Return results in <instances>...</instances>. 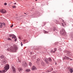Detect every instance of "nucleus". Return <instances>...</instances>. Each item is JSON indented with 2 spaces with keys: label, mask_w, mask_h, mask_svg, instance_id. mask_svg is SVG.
Instances as JSON below:
<instances>
[{
  "label": "nucleus",
  "mask_w": 73,
  "mask_h": 73,
  "mask_svg": "<svg viewBox=\"0 0 73 73\" xmlns=\"http://www.w3.org/2000/svg\"><path fill=\"white\" fill-rule=\"evenodd\" d=\"M36 1H37V0H35Z\"/></svg>",
  "instance_id": "obj_41"
},
{
  "label": "nucleus",
  "mask_w": 73,
  "mask_h": 73,
  "mask_svg": "<svg viewBox=\"0 0 73 73\" xmlns=\"http://www.w3.org/2000/svg\"><path fill=\"white\" fill-rule=\"evenodd\" d=\"M17 49V45L14 44L13 45V47L11 46L10 48V50L12 52H16V50Z\"/></svg>",
  "instance_id": "obj_1"
},
{
  "label": "nucleus",
  "mask_w": 73,
  "mask_h": 73,
  "mask_svg": "<svg viewBox=\"0 0 73 73\" xmlns=\"http://www.w3.org/2000/svg\"><path fill=\"white\" fill-rule=\"evenodd\" d=\"M26 72H29L31 71V70L30 69H27L25 70Z\"/></svg>",
  "instance_id": "obj_13"
},
{
  "label": "nucleus",
  "mask_w": 73,
  "mask_h": 73,
  "mask_svg": "<svg viewBox=\"0 0 73 73\" xmlns=\"http://www.w3.org/2000/svg\"><path fill=\"white\" fill-rule=\"evenodd\" d=\"M62 22H64V20H62Z\"/></svg>",
  "instance_id": "obj_40"
},
{
  "label": "nucleus",
  "mask_w": 73,
  "mask_h": 73,
  "mask_svg": "<svg viewBox=\"0 0 73 73\" xmlns=\"http://www.w3.org/2000/svg\"><path fill=\"white\" fill-rule=\"evenodd\" d=\"M60 33L62 35H65L66 34L65 31L63 29H62L60 31Z\"/></svg>",
  "instance_id": "obj_3"
},
{
  "label": "nucleus",
  "mask_w": 73,
  "mask_h": 73,
  "mask_svg": "<svg viewBox=\"0 0 73 73\" xmlns=\"http://www.w3.org/2000/svg\"><path fill=\"white\" fill-rule=\"evenodd\" d=\"M44 60L46 63H48V59L46 58H45L44 59Z\"/></svg>",
  "instance_id": "obj_12"
},
{
  "label": "nucleus",
  "mask_w": 73,
  "mask_h": 73,
  "mask_svg": "<svg viewBox=\"0 0 73 73\" xmlns=\"http://www.w3.org/2000/svg\"><path fill=\"white\" fill-rule=\"evenodd\" d=\"M54 51H53V50H52L51 51L52 52H53V53H54V52H56V50H57V49L56 48H54Z\"/></svg>",
  "instance_id": "obj_15"
},
{
  "label": "nucleus",
  "mask_w": 73,
  "mask_h": 73,
  "mask_svg": "<svg viewBox=\"0 0 73 73\" xmlns=\"http://www.w3.org/2000/svg\"><path fill=\"white\" fill-rule=\"evenodd\" d=\"M48 60L50 62H51V61H52V59H51V58H48Z\"/></svg>",
  "instance_id": "obj_17"
},
{
  "label": "nucleus",
  "mask_w": 73,
  "mask_h": 73,
  "mask_svg": "<svg viewBox=\"0 0 73 73\" xmlns=\"http://www.w3.org/2000/svg\"><path fill=\"white\" fill-rule=\"evenodd\" d=\"M54 31H55V30H54Z\"/></svg>",
  "instance_id": "obj_45"
},
{
  "label": "nucleus",
  "mask_w": 73,
  "mask_h": 73,
  "mask_svg": "<svg viewBox=\"0 0 73 73\" xmlns=\"http://www.w3.org/2000/svg\"><path fill=\"white\" fill-rule=\"evenodd\" d=\"M29 65L30 66H32V64H29Z\"/></svg>",
  "instance_id": "obj_32"
},
{
  "label": "nucleus",
  "mask_w": 73,
  "mask_h": 73,
  "mask_svg": "<svg viewBox=\"0 0 73 73\" xmlns=\"http://www.w3.org/2000/svg\"><path fill=\"white\" fill-rule=\"evenodd\" d=\"M3 24H2V25H1V27H0V28H2V27H1V26H2V25Z\"/></svg>",
  "instance_id": "obj_34"
},
{
  "label": "nucleus",
  "mask_w": 73,
  "mask_h": 73,
  "mask_svg": "<svg viewBox=\"0 0 73 73\" xmlns=\"http://www.w3.org/2000/svg\"><path fill=\"white\" fill-rule=\"evenodd\" d=\"M23 41H24V42H25L26 41L25 40H23Z\"/></svg>",
  "instance_id": "obj_30"
},
{
  "label": "nucleus",
  "mask_w": 73,
  "mask_h": 73,
  "mask_svg": "<svg viewBox=\"0 0 73 73\" xmlns=\"http://www.w3.org/2000/svg\"><path fill=\"white\" fill-rule=\"evenodd\" d=\"M7 3H4V5H7Z\"/></svg>",
  "instance_id": "obj_25"
},
{
  "label": "nucleus",
  "mask_w": 73,
  "mask_h": 73,
  "mask_svg": "<svg viewBox=\"0 0 73 73\" xmlns=\"http://www.w3.org/2000/svg\"><path fill=\"white\" fill-rule=\"evenodd\" d=\"M14 35H13V36H12V37H13L12 38H14Z\"/></svg>",
  "instance_id": "obj_28"
},
{
  "label": "nucleus",
  "mask_w": 73,
  "mask_h": 73,
  "mask_svg": "<svg viewBox=\"0 0 73 73\" xmlns=\"http://www.w3.org/2000/svg\"><path fill=\"white\" fill-rule=\"evenodd\" d=\"M36 69H37V68L36 67V66H33L31 68L32 70H36Z\"/></svg>",
  "instance_id": "obj_6"
},
{
  "label": "nucleus",
  "mask_w": 73,
  "mask_h": 73,
  "mask_svg": "<svg viewBox=\"0 0 73 73\" xmlns=\"http://www.w3.org/2000/svg\"><path fill=\"white\" fill-rule=\"evenodd\" d=\"M19 39H20L21 38V37H19Z\"/></svg>",
  "instance_id": "obj_37"
},
{
  "label": "nucleus",
  "mask_w": 73,
  "mask_h": 73,
  "mask_svg": "<svg viewBox=\"0 0 73 73\" xmlns=\"http://www.w3.org/2000/svg\"><path fill=\"white\" fill-rule=\"evenodd\" d=\"M48 32L44 30L43 31V33H48Z\"/></svg>",
  "instance_id": "obj_19"
},
{
  "label": "nucleus",
  "mask_w": 73,
  "mask_h": 73,
  "mask_svg": "<svg viewBox=\"0 0 73 73\" xmlns=\"http://www.w3.org/2000/svg\"><path fill=\"white\" fill-rule=\"evenodd\" d=\"M25 14H26V13H25Z\"/></svg>",
  "instance_id": "obj_42"
},
{
  "label": "nucleus",
  "mask_w": 73,
  "mask_h": 73,
  "mask_svg": "<svg viewBox=\"0 0 73 73\" xmlns=\"http://www.w3.org/2000/svg\"><path fill=\"white\" fill-rule=\"evenodd\" d=\"M37 60L38 61H40V59H39V58H38L37 59Z\"/></svg>",
  "instance_id": "obj_29"
},
{
  "label": "nucleus",
  "mask_w": 73,
  "mask_h": 73,
  "mask_svg": "<svg viewBox=\"0 0 73 73\" xmlns=\"http://www.w3.org/2000/svg\"><path fill=\"white\" fill-rule=\"evenodd\" d=\"M65 52L66 53H67V54H68L67 56H69H69H70V55H71V53L70 52L68 51L67 50H66Z\"/></svg>",
  "instance_id": "obj_7"
},
{
  "label": "nucleus",
  "mask_w": 73,
  "mask_h": 73,
  "mask_svg": "<svg viewBox=\"0 0 73 73\" xmlns=\"http://www.w3.org/2000/svg\"><path fill=\"white\" fill-rule=\"evenodd\" d=\"M13 35H9V37H12V36H13Z\"/></svg>",
  "instance_id": "obj_23"
},
{
  "label": "nucleus",
  "mask_w": 73,
  "mask_h": 73,
  "mask_svg": "<svg viewBox=\"0 0 73 73\" xmlns=\"http://www.w3.org/2000/svg\"><path fill=\"white\" fill-rule=\"evenodd\" d=\"M14 39H15L16 38V36L15 35H14Z\"/></svg>",
  "instance_id": "obj_26"
},
{
  "label": "nucleus",
  "mask_w": 73,
  "mask_h": 73,
  "mask_svg": "<svg viewBox=\"0 0 73 73\" xmlns=\"http://www.w3.org/2000/svg\"><path fill=\"white\" fill-rule=\"evenodd\" d=\"M61 24L63 27H65V26L66 25V23L65 22H64L63 23H61Z\"/></svg>",
  "instance_id": "obj_9"
},
{
  "label": "nucleus",
  "mask_w": 73,
  "mask_h": 73,
  "mask_svg": "<svg viewBox=\"0 0 73 73\" xmlns=\"http://www.w3.org/2000/svg\"><path fill=\"white\" fill-rule=\"evenodd\" d=\"M53 70V68H52V70H47L46 71V72H52V70Z\"/></svg>",
  "instance_id": "obj_18"
},
{
  "label": "nucleus",
  "mask_w": 73,
  "mask_h": 73,
  "mask_svg": "<svg viewBox=\"0 0 73 73\" xmlns=\"http://www.w3.org/2000/svg\"><path fill=\"white\" fill-rule=\"evenodd\" d=\"M13 8H16V6H13Z\"/></svg>",
  "instance_id": "obj_27"
},
{
  "label": "nucleus",
  "mask_w": 73,
  "mask_h": 73,
  "mask_svg": "<svg viewBox=\"0 0 73 73\" xmlns=\"http://www.w3.org/2000/svg\"><path fill=\"white\" fill-rule=\"evenodd\" d=\"M13 25H12L11 26H10L11 28H12V27H13Z\"/></svg>",
  "instance_id": "obj_24"
},
{
  "label": "nucleus",
  "mask_w": 73,
  "mask_h": 73,
  "mask_svg": "<svg viewBox=\"0 0 73 73\" xmlns=\"http://www.w3.org/2000/svg\"><path fill=\"white\" fill-rule=\"evenodd\" d=\"M56 64H57L56 63Z\"/></svg>",
  "instance_id": "obj_44"
},
{
  "label": "nucleus",
  "mask_w": 73,
  "mask_h": 73,
  "mask_svg": "<svg viewBox=\"0 0 73 73\" xmlns=\"http://www.w3.org/2000/svg\"><path fill=\"white\" fill-rule=\"evenodd\" d=\"M29 64H31V62H30Z\"/></svg>",
  "instance_id": "obj_39"
},
{
  "label": "nucleus",
  "mask_w": 73,
  "mask_h": 73,
  "mask_svg": "<svg viewBox=\"0 0 73 73\" xmlns=\"http://www.w3.org/2000/svg\"><path fill=\"white\" fill-rule=\"evenodd\" d=\"M5 71H4V70H3L2 71H1L0 70V73H5Z\"/></svg>",
  "instance_id": "obj_16"
},
{
  "label": "nucleus",
  "mask_w": 73,
  "mask_h": 73,
  "mask_svg": "<svg viewBox=\"0 0 73 73\" xmlns=\"http://www.w3.org/2000/svg\"><path fill=\"white\" fill-rule=\"evenodd\" d=\"M9 69V64H6L5 66L4 67V69L3 70L5 72H6Z\"/></svg>",
  "instance_id": "obj_2"
},
{
  "label": "nucleus",
  "mask_w": 73,
  "mask_h": 73,
  "mask_svg": "<svg viewBox=\"0 0 73 73\" xmlns=\"http://www.w3.org/2000/svg\"><path fill=\"white\" fill-rule=\"evenodd\" d=\"M15 41H17V38H16L15 39Z\"/></svg>",
  "instance_id": "obj_33"
},
{
  "label": "nucleus",
  "mask_w": 73,
  "mask_h": 73,
  "mask_svg": "<svg viewBox=\"0 0 73 73\" xmlns=\"http://www.w3.org/2000/svg\"><path fill=\"white\" fill-rule=\"evenodd\" d=\"M7 40H12V39H11L10 38H7Z\"/></svg>",
  "instance_id": "obj_21"
},
{
  "label": "nucleus",
  "mask_w": 73,
  "mask_h": 73,
  "mask_svg": "<svg viewBox=\"0 0 73 73\" xmlns=\"http://www.w3.org/2000/svg\"><path fill=\"white\" fill-rule=\"evenodd\" d=\"M18 69L19 72H21L23 70V69L22 68H18Z\"/></svg>",
  "instance_id": "obj_10"
},
{
  "label": "nucleus",
  "mask_w": 73,
  "mask_h": 73,
  "mask_svg": "<svg viewBox=\"0 0 73 73\" xmlns=\"http://www.w3.org/2000/svg\"><path fill=\"white\" fill-rule=\"evenodd\" d=\"M0 12L2 13H7V11L4 9H2L0 11Z\"/></svg>",
  "instance_id": "obj_4"
},
{
  "label": "nucleus",
  "mask_w": 73,
  "mask_h": 73,
  "mask_svg": "<svg viewBox=\"0 0 73 73\" xmlns=\"http://www.w3.org/2000/svg\"><path fill=\"white\" fill-rule=\"evenodd\" d=\"M25 66H27V64H25Z\"/></svg>",
  "instance_id": "obj_36"
},
{
  "label": "nucleus",
  "mask_w": 73,
  "mask_h": 73,
  "mask_svg": "<svg viewBox=\"0 0 73 73\" xmlns=\"http://www.w3.org/2000/svg\"><path fill=\"white\" fill-rule=\"evenodd\" d=\"M70 72V73H72L73 72V69L72 68H70L69 70Z\"/></svg>",
  "instance_id": "obj_11"
},
{
  "label": "nucleus",
  "mask_w": 73,
  "mask_h": 73,
  "mask_svg": "<svg viewBox=\"0 0 73 73\" xmlns=\"http://www.w3.org/2000/svg\"><path fill=\"white\" fill-rule=\"evenodd\" d=\"M4 65H3V64H2L1 66V68H3V67H4Z\"/></svg>",
  "instance_id": "obj_20"
},
{
  "label": "nucleus",
  "mask_w": 73,
  "mask_h": 73,
  "mask_svg": "<svg viewBox=\"0 0 73 73\" xmlns=\"http://www.w3.org/2000/svg\"><path fill=\"white\" fill-rule=\"evenodd\" d=\"M21 44L22 46L23 45V43H22V42H21Z\"/></svg>",
  "instance_id": "obj_31"
},
{
  "label": "nucleus",
  "mask_w": 73,
  "mask_h": 73,
  "mask_svg": "<svg viewBox=\"0 0 73 73\" xmlns=\"http://www.w3.org/2000/svg\"><path fill=\"white\" fill-rule=\"evenodd\" d=\"M12 69H13V72H14V73H15V72H16V69L13 66H12Z\"/></svg>",
  "instance_id": "obj_8"
},
{
  "label": "nucleus",
  "mask_w": 73,
  "mask_h": 73,
  "mask_svg": "<svg viewBox=\"0 0 73 73\" xmlns=\"http://www.w3.org/2000/svg\"><path fill=\"white\" fill-rule=\"evenodd\" d=\"M65 59H67L68 60H73L69 58L66 56H65V57L63 59V60H65Z\"/></svg>",
  "instance_id": "obj_5"
},
{
  "label": "nucleus",
  "mask_w": 73,
  "mask_h": 73,
  "mask_svg": "<svg viewBox=\"0 0 73 73\" xmlns=\"http://www.w3.org/2000/svg\"><path fill=\"white\" fill-rule=\"evenodd\" d=\"M3 25H5V24L4 23Z\"/></svg>",
  "instance_id": "obj_35"
},
{
  "label": "nucleus",
  "mask_w": 73,
  "mask_h": 73,
  "mask_svg": "<svg viewBox=\"0 0 73 73\" xmlns=\"http://www.w3.org/2000/svg\"><path fill=\"white\" fill-rule=\"evenodd\" d=\"M62 20V19H61Z\"/></svg>",
  "instance_id": "obj_43"
},
{
  "label": "nucleus",
  "mask_w": 73,
  "mask_h": 73,
  "mask_svg": "<svg viewBox=\"0 0 73 73\" xmlns=\"http://www.w3.org/2000/svg\"><path fill=\"white\" fill-rule=\"evenodd\" d=\"M2 62L4 64H5V63H6V60H5V59H4L2 60Z\"/></svg>",
  "instance_id": "obj_14"
},
{
  "label": "nucleus",
  "mask_w": 73,
  "mask_h": 73,
  "mask_svg": "<svg viewBox=\"0 0 73 73\" xmlns=\"http://www.w3.org/2000/svg\"><path fill=\"white\" fill-rule=\"evenodd\" d=\"M14 4H15V5L16 4V3H15Z\"/></svg>",
  "instance_id": "obj_38"
},
{
  "label": "nucleus",
  "mask_w": 73,
  "mask_h": 73,
  "mask_svg": "<svg viewBox=\"0 0 73 73\" xmlns=\"http://www.w3.org/2000/svg\"><path fill=\"white\" fill-rule=\"evenodd\" d=\"M1 58H4V56L2 55L1 56H0Z\"/></svg>",
  "instance_id": "obj_22"
}]
</instances>
